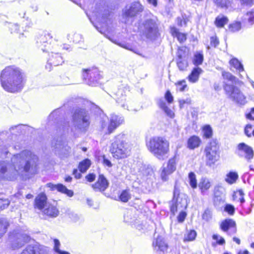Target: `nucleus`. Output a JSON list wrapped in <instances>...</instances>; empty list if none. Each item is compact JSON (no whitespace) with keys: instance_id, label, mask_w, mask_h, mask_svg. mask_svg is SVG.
Masks as SVG:
<instances>
[{"instance_id":"50","label":"nucleus","mask_w":254,"mask_h":254,"mask_svg":"<svg viewBox=\"0 0 254 254\" xmlns=\"http://www.w3.org/2000/svg\"><path fill=\"white\" fill-rule=\"evenodd\" d=\"M212 213L211 211L208 209H206L202 214V219L206 221L210 220L211 218Z\"/></svg>"},{"instance_id":"3","label":"nucleus","mask_w":254,"mask_h":254,"mask_svg":"<svg viewBox=\"0 0 254 254\" xmlns=\"http://www.w3.org/2000/svg\"><path fill=\"white\" fill-rule=\"evenodd\" d=\"M87 15L96 29L107 38L122 48L133 51L131 46L127 44L118 43L116 40L110 36V34H113L114 32L106 25L108 20V16L110 15L108 10L105 9L103 7H99L96 8L95 10L93 11L92 17H91L88 14Z\"/></svg>"},{"instance_id":"29","label":"nucleus","mask_w":254,"mask_h":254,"mask_svg":"<svg viewBox=\"0 0 254 254\" xmlns=\"http://www.w3.org/2000/svg\"><path fill=\"white\" fill-rule=\"evenodd\" d=\"M201 142L200 139L197 136L193 135L188 140V147L190 149L197 148Z\"/></svg>"},{"instance_id":"19","label":"nucleus","mask_w":254,"mask_h":254,"mask_svg":"<svg viewBox=\"0 0 254 254\" xmlns=\"http://www.w3.org/2000/svg\"><path fill=\"white\" fill-rule=\"evenodd\" d=\"M64 62L63 58L60 53L51 51L50 54H49L46 68L50 70L52 65L58 66L62 64Z\"/></svg>"},{"instance_id":"14","label":"nucleus","mask_w":254,"mask_h":254,"mask_svg":"<svg viewBox=\"0 0 254 254\" xmlns=\"http://www.w3.org/2000/svg\"><path fill=\"white\" fill-rule=\"evenodd\" d=\"M143 9V6L139 2H133L126 6L123 16L126 18L133 17L141 12Z\"/></svg>"},{"instance_id":"7","label":"nucleus","mask_w":254,"mask_h":254,"mask_svg":"<svg viewBox=\"0 0 254 254\" xmlns=\"http://www.w3.org/2000/svg\"><path fill=\"white\" fill-rule=\"evenodd\" d=\"M219 147L216 141H211L206 145L204 150L206 165L209 167L214 165L219 159Z\"/></svg>"},{"instance_id":"36","label":"nucleus","mask_w":254,"mask_h":254,"mask_svg":"<svg viewBox=\"0 0 254 254\" xmlns=\"http://www.w3.org/2000/svg\"><path fill=\"white\" fill-rule=\"evenodd\" d=\"M228 22L227 17L223 15L218 16L215 21V24L218 27H223Z\"/></svg>"},{"instance_id":"59","label":"nucleus","mask_w":254,"mask_h":254,"mask_svg":"<svg viewBox=\"0 0 254 254\" xmlns=\"http://www.w3.org/2000/svg\"><path fill=\"white\" fill-rule=\"evenodd\" d=\"M237 195L239 196V200H240V202L241 203H243L245 201V199L244 198L243 195L244 193L242 190H240L238 191V192L235 194V195L234 196V197L235 196L237 197Z\"/></svg>"},{"instance_id":"23","label":"nucleus","mask_w":254,"mask_h":254,"mask_svg":"<svg viewBox=\"0 0 254 254\" xmlns=\"http://www.w3.org/2000/svg\"><path fill=\"white\" fill-rule=\"evenodd\" d=\"M47 187L50 188L52 190H57L58 191L66 194L69 197H71L73 195V192L71 190L67 189L64 186L59 184L54 185L52 183H48L46 185Z\"/></svg>"},{"instance_id":"46","label":"nucleus","mask_w":254,"mask_h":254,"mask_svg":"<svg viewBox=\"0 0 254 254\" xmlns=\"http://www.w3.org/2000/svg\"><path fill=\"white\" fill-rule=\"evenodd\" d=\"M196 233L194 230H190L184 237V241H191L195 239Z\"/></svg>"},{"instance_id":"47","label":"nucleus","mask_w":254,"mask_h":254,"mask_svg":"<svg viewBox=\"0 0 254 254\" xmlns=\"http://www.w3.org/2000/svg\"><path fill=\"white\" fill-rule=\"evenodd\" d=\"M241 28V23L240 22H235L229 26V30L233 32H237Z\"/></svg>"},{"instance_id":"24","label":"nucleus","mask_w":254,"mask_h":254,"mask_svg":"<svg viewBox=\"0 0 254 254\" xmlns=\"http://www.w3.org/2000/svg\"><path fill=\"white\" fill-rule=\"evenodd\" d=\"M201 193L203 195H208V190L211 187V183L207 178H202L198 185Z\"/></svg>"},{"instance_id":"33","label":"nucleus","mask_w":254,"mask_h":254,"mask_svg":"<svg viewBox=\"0 0 254 254\" xmlns=\"http://www.w3.org/2000/svg\"><path fill=\"white\" fill-rule=\"evenodd\" d=\"M215 4L221 8H228L231 6L233 0H213Z\"/></svg>"},{"instance_id":"22","label":"nucleus","mask_w":254,"mask_h":254,"mask_svg":"<svg viewBox=\"0 0 254 254\" xmlns=\"http://www.w3.org/2000/svg\"><path fill=\"white\" fill-rule=\"evenodd\" d=\"M44 247L38 244L28 245L21 254H44Z\"/></svg>"},{"instance_id":"25","label":"nucleus","mask_w":254,"mask_h":254,"mask_svg":"<svg viewBox=\"0 0 254 254\" xmlns=\"http://www.w3.org/2000/svg\"><path fill=\"white\" fill-rule=\"evenodd\" d=\"M153 247L155 250L164 252L167 249L168 246L164 241L162 237L158 236L155 241L153 242Z\"/></svg>"},{"instance_id":"39","label":"nucleus","mask_w":254,"mask_h":254,"mask_svg":"<svg viewBox=\"0 0 254 254\" xmlns=\"http://www.w3.org/2000/svg\"><path fill=\"white\" fill-rule=\"evenodd\" d=\"M222 76L225 80L230 81L232 84L236 83L237 78L231 73L226 71H223L222 73Z\"/></svg>"},{"instance_id":"52","label":"nucleus","mask_w":254,"mask_h":254,"mask_svg":"<svg viewBox=\"0 0 254 254\" xmlns=\"http://www.w3.org/2000/svg\"><path fill=\"white\" fill-rule=\"evenodd\" d=\"M185 209H179L178 210H180L181 211L179 213V215L178 216V220L179 222H183L186 218L187 216V213L186 212L184 211Z\"/></svg>"},{"instance_id":"9","label":"nucleus","mask_w":254,"mask_h":254,"mask_svg":"<svg viewBox=\"0 0 254 254\" xmlns=\"http://www.w3.org/2000/svg\"><path fill=\"white\" fill-rule=\"evenodd\" d=\"M180 188L178 186L177 182H176L172 203L170 206V210L173 214L178 211V208L186 209L188 206L187 197L185 195H180Z\"/></svg>"},{"instance_id":"42","label":"nucleus","mask_w":254,"mask_h":254,"mask_svg":"<svg viewBox=\"0 0 254 254\" xmlns=\"http://www.w3.org/2000/svg\"><path fill=\"white\" fill-rule=\"evenodd\" d=\"M120 199L124 202H127L131 197V194L128 190H124L120 195Z\"/></svg>"},{"instance_id":"18","label":"nucleus","mask_w":254,"mask_h":254,"mask_svg":"<svg viewBox=\"0 0 254 254\" xmlns=\"http://www.w3.org/2000/svg\"><path fill=\"white\" fill-rule=\"evenodd\" d=\"M176 169V161L175 158L170 159L166 167H164L161 174L162 180L166 181L169 176L172 174Z\"/></svg>"},{"instance_id":"13","label":"nucleus","mask_w":254,"mask_h":254,"mask_svg":"<svg viewBox=\"0 0 254 254\" xmlns=\"http://www.w3.org/2000/svg\"><path fill=\"white\" fill-rule=\"evenodd\" d=\"M53 38L51 33L48 31H44L37 38V47L43 52H48L51 49V40Z\"/></svg>"},{"instance_id":"41","label":"nucleus","mask_w":254,"mask_h":254,"mask_svg":"<svg viewBox=\"0 0 254 254\" xmlns=\"http://www.w3.org/2000/svg\"><path fill=\"white\" fill-rule=\"evenodd\" d=\"M54 249L55 252L58 254H70L69 253L66 251H62L60 249L61 244L60 241L58 239H54Z\"/></svg>"},{"instance_id":"1","label":"nucleus","mask_w":254,"mask_h":254,"mask_svg":"<svg viewBox=\"0 0 254 254\" xmlns=\"http://www.w3.org/2000/svg\"><path fill=\"white\" fill-rule=\"evenodd\" d=\"M38 157L28 150L14 155L11 164L6 161H0V178L9 181L15 180L24 173H35Z\"/></svg>"},{"instance_id":"55","label":"nucleus","mask_w":254,"mask_h":254,"mask_svg":"<svg viewBox=\"0 0 254 254\" xmlns=\"http://www.w3.org/2000/svg\"><path fill=\"white\" fill-rule=\"evenodd\" d=\"M225 210L229 214L232 215L234 213L235 208L233 205L230 204H227L225 207Z\"/></svg>"},{"instance_id":"27","label":"nucleus","mask_w":254,"mask_h":254,"mask_svg":"<svg viewBox=\"0 0 254 254\" xmlns=\"http://www.w3.org/2000/svg\"><path fill=\"white\" fill-rule=\"evenodd\" d=\"M203 70L199 67L194 68L191 73L188 76L189 81L193 83L196 82L198 80L200 74H201Z\"/></svg>"},{"instance_id":"21","label":"nucleus","mask_w":254,"mask_h":254,"mask_svg":"<svg viewBox=\"0 0 254 254\" xmlns=\"http://www.w3.org/2000/svg\"><path fill=\"white\" fill-rule=\"evenodd\" d=\"M108 185L109 183L104 176L100 175L97 181L92 186L96 191H103L108 188Z\"/></svg>"},{"instance_id":"56","label":"nucleus","mask_w":254,"mask_h":254,"mask_svg":"<svg viewBox=\"0 0 254 254\" xmlns=\"http://www.w3.org/2000/svg\"><path fill=\"white\" fill-rule=\"evenodd\" d=\"M57 142L55 143V144L54 142L52 143L53 146L56 149H59L60 150H63L64 147V145L63 142H62L61 141H57Z\"/></svg>"},{"instance_id":"12","label":"nucleus","mask_w":254,"mask_h":254,"mask_svg":"<svg viewBox=\"0 0 254 254\" xmlns=\"http://www.w3.org/2000/svg\"><path fill=\"white\" fill-rule=\"evenodd\" d=\"M235 152L239 157L244 158L248 162H250L254 156L253 148L243 142L237 145Z\"/></svg>"},{"instance_id":"4","label":"nucleus","mask_w":254,"mask_h":254,"mask_svg":"<svg viewBox=\"0 0 254 254\" xmlns=\"http://www.w3.org/2000/svg\"><path fill=\"white\" fill-rule=\"evenodd\" d=\"M109 149L114 158L122 159L129 156L131 145L127 141L126 135L124 133H120L115 136L111 140Z\"/></svg>"},{"instance_id":"63","label":"nucleus","mask_w":254,"mask_h":254,"mask_svg":"<svg viewBox=\"0 0 254 254\" xmlns=\"http://www.w3.org/2000/svg\"><path fill=\"white\" fill-rule=\"evenodd\" d=\"M131 213L128 211L127 212L124 216V220L127 223H131L132 221L129 218V216L130 215Z\"/></svg>"},{"instance_id":"49","label":"nucleus","mask_w":254,"mask_h":254,"mask_svg":"<svg viewBox=\"0 0 254 254\" xmlns=\"http://www.w3.org/2000/svg\"><path fill=\"white\" fill-rule=\"evenodd\" d=\"M245 16V19H248L251 24L254 23V10L248 12Z\"/></svg>"},{"instance_id":"43","label":"nucleus","mask_w":254,"mask_h":254,"mask_svg":"<svg viewBox=\"0 0 254 254\" xmlns=\"http://www.w3.org/2000/svg\"><path fill=\"white\" fill-rule=\"evenodd\" d=\"M68 217L73 222H78L82 221L81 217L74 212L70 211L67 213Z\"/></svg>"},{"instance_id":"20","label":"nucleus","mask_w":254,"mask_h":254,"mask_svg":"<svg viewBox=\"0 0 254 254\" xmlns=\"http://www.w3.org/2000/svg\"><path fill=\"white\" fill-rule=\"evenodd\" d=\"M124 118L116 115H112L111 117L110 124L108 127L109 134L112 133L119 126L123 124Z\"/></svg>"},{"instance_id":"11","label":"nucleus","mask_w":254,"mask_h":254,"mask_svg":"<svg viewBox=\"0 0 254 254\" xmlns=\"http://www.w3.org/2000/svg\"><path fill=\"white\" fill-rule=\"evenodd\" d=\"M83 77L85 82L90 86H96L102 78L100 71L97 68L84 69Z\"/></svg>"},{"instance_id":"53","label":"nucleus","mask_w":254,"mask_h":254,"mask_svg":"<svg viewBox=\"0 0 254 254\" xmlns=\"http://www.w3.org/2000/svg\"><path fill=\"white\" fill-rule=\"evenodd\" d=\"M177 89L180 91H184L187 87L186 82L185 80L179 81L177 84Z\"/></svg>"},{"instance_id":"54","label":"nucleus","mask_w":254,"mask_h":254,"mask_svg":"<svg viewBox=\"0 0 254 254\" xmlns=\"http://www.w3.org/2000/svg\"><path fill=\"white\" fill-rule=\"evenodd\" d=\"M213 239L215 240H216L217 243L221 245H223L225 243L224 239L217 235H213Z\"/></svg>"},{"instance_id":"26","label":"nucleus","mask_w":254,"mask_h":254,"mask_svg":"<svg viewBox=\"0 0 254 254\" xmlns=\"http://www.w3.org/2000/svg\"><path fill=\"white\" fill-rule=\"evenodd\" d=\"M47 196L45 194L41 193L38 195L35 199V206L39 209H42L45 206H47Z\"/></svg>"},{"instance_id":"35","label":"nucleus","mask_w":254,"mask_h":254,"mask_svg":"<svg viewBox=\"0 0 254 254\" xmlns=\"http://www.w3.org/2000/svg\"><path fill=\"white\" fill-rule=\"evenodd\" d=\"M181 52V51L180 50H179L177 54V57L178 58V60L177 62V65H178L179 68L181 70H184L188 66V63L186 61L182 60V56L180 53Z\"/></svg>"},{"instance_id":"28","label":"nucleus","mask_w":254,"mask_h":254,"mask_svg":"<svg viewBox=\"0 0 254 254\" xmlns=\"http://www.w3.org/2000/svg\"><path fill=\"white\" fill-rule=\"evenodd\" d=\"M229 64L231 66V68L234 67L237 71L239 72L240 77H242L243 76L241 74V72H243L244 71V69L243 65L238 61V60L236 58H233L230 61Z\"/></svg>"},{"instance_id":"40","label":"nucleus","mask_w":254,"mask_h":254,"mask_svg":"<svg viewBox=\"0 0 254 254\" xmlns=\"http://www.w3.org/2000/svg\"><path fill=\"white\" fill-rule=\"evenodd\" d=\"M203 61V56L202 54L200 53H197L194 56V58L193 60V64L196 65L198 66L202 64Z\"/></svg>"},{"instance_id":"6","label":"nucleus","mask_w":254,"mask_h":254,"mask_svg":"<svg viewBox=\"0 0 254 254\" xmlns=\"http://www.w3.org/2000/svg\"><path fill=\"white\" fill-rule=\"evenodd\" d=\"M90 119L89 113L84 109H75L72 115L73 127L81 131H86L90 124Z\"/></svg>"},{"instance_id":"37","label":"nucleus","mask_w":254,"mask_h":254,"mask_svg":"<svg viewBox=\"0 0 254 254\" xmlns=\"http://www.w3.org/2000/svg\"><path fill=\"white\" fill-rule=\"evenodd\" d=\"M238 178V175L236 172H230L227 174L225 181L229 184H233L236 182Z\"/></svg>"},{"instance_id":"5","label":"nucleus","mask_w":254,"mask_h":254,"mask_svg":"<svg viewBox=\"0 0 254 254\" xmlns=\"http://www.w3.org/2000/svg\"><path fill=\"white\" fill-rule=\"evenodd\" d=\"M149 151L159 160H164L169 151V142L162 136H154L146 144Z\"/></svg>"},{"instance_id":"17","label":"nucleus","mask_w":254,"mask_h":254,"mask_svg":"<svg viewBox=\"0 0 254 254\" xmlns=\"http://www.w3.org/2000/svg\"><path fill=\"white\" fill-rule=\"evenodd\" d=\"M220 228L222 231L229 236H232L237 232L236 222L232 219H226L222 221L220 224Z\"/></svg>"},{"instance_id":"48","label":"nucleus","mask_w":254,"mask_h":254,"mask_svg":"<svg viewBox=\"0 0 254 254\" xmlns=\"http://www.w3.org/2000/svg\"><path fill=\"white\" fill-rule=\"evenodd\" d=\"M204 136L206 138H209L211 136L212 131L209 126H205L203 128Z\"/></svg>"},{"instance_id":"61","label":"nucleus","mask_w":254,"mask_h":254,"mask_svg":"<svg viewBox=\"0 0 254 254\" xmlns=\"http://www.w3.org/2000/svg\"><path fill=\"white\" fill-rule=\"evenodd\" d=\"M239 1L242 5L250 6L253 4L254 0H239Z\"/></svg>"},{"instance_id":"31","label":"nucleus","mask_w":254,"mask_h":254,"mask_svg":"<svg viewBox=\"0 0 254 254\" xmlns=\"http://www.w3.org/2000/svg\"><path fill=\"white\" fill-rule=\"evenodd\" d=\"M171 32L174 37L177 38L179 41L184 42L187 39L186 35L184 33H180L175 27H172L171 29Z\"/></svg>"},{"instance_id":"45","label":"nucleus","mask_w":254,"mask_h":254,"mask_svg":"<svg viewBox=\"0 0 254 254\" xmlns=\"http://www.w3.org/2000/svg\"><path fill=\"white\" fill-rule=\"evenodd\" d=\"M189 179L190 181V185L192 189H195L197 187V182L195 178V175L192 172H190L189 174Z\"/></svg>"},{"instance_id":"8","label":"nucleus","mask_w":254,"mask_h":254,"mask_svg":"<svg viewBox=\"0 0 254 254\" xmlns=\"http://www.w3.org/2000/svg\"><path fill=\"white\" fill-rule=\"evenodd\" d=\"M223 88L226 95L232 101L240 105L247 103L246 96L238 87L224 81Z\"/></svg>"},{"instance_id":"2","label":"nucleus","mask_w":254,"mask_h":254,"mask_svg":"<svg viewBox=\"0 0 254 254\" xmlns=\"http://www.w3.org/2000/svg\"><path fill=\"white\" fill-rule=\"evenodd\" d=\"M26 80L25 73L14 65L5 67L0 73L1 86L8 92L15 93L21 91Z\"/></svg>"},{"instance_id":"34","label":"nucleus","mask_w":254,"mask_h":254,"mask_svg":"<svg viewBox=\"0 0 254 254\" xmlns=\"http://www.w3.org/2000/svg\"><path fill=\"white\" fill-rule=\"evenodd\" d=\"M9 223L6 219H0V239L6 232Z\"/></svg>"},{"instance_id":"44","label":"nucleus","mask_w":254,"mask_h":254,"mask_svg":"<svg viewBox=\"0 0 254 254\" xmlns=\"http://www.w3.org/2000/svg\"><path fill=\"white\" fill-rule=\"evenodd\" d=\"M8 148V146H6V144H4V143H2V144L0 145V157L2 158L6 157L7 155H9V156H10L11 154L9 153Z\"/></svg>"},{"instance_id":"60","label":"nucleus","mask_w":254,"mask_h":254,"mask_svg":"<svg viewBox=\"0 0 254 254\" xmlns=\"http://www.w3.org/2000/svg\"><path fill=\"white\" fill-rule=\"evenodd\" d=\"M219 44L218 40L216 37H211L210 38V45L213 47H216Z\"/></svg>"},{"instance_id":"51","label":"nucleus","mask_w":254,"mask_h":254,"mask_svg":"<svg viewBox=\"0 0 254 254\" xmlns=\"http://www.w3.org/2000/svg\"><path fill=\"white\" fill-rule=\"evenodd\" d=\"M9 201L7 199H0V210L6 208L9 204Z\"/></svg>"},{"instance_id":"30","label":"nucleus","mask_w":254,"mask_h":254,"mask_svg":"<svg viewBox=\"0 0 254 254\" xmlns=\"http://www.w3.org/2000/svg\"><path fill=\"white\" fill-rule=\"evenodd\" d=\"M47 206L44 211L45 214L53 217H56L58 215L59 211L54 205L48 203Z\"/></svg>"},{"instance_id":"64","label":"nucleus","mask_w":254,"mask_h":254,"mask_svg":"<svg viewBox=\"0 0 254 254\" xmlns=\"http://www.w3.org/2000/svg\"><path fill=\"white\" fill-rule=\"evenodd\" d=\"M73 175L76 179H80L82 176L80 172H78L77 169H74L73 171Z\"/></svg>"},{"instance_id":"38","label":"nucleus","mask_w":254,"mask_h":254,"mask_svg":"<svg viewBox=\"0 0 254 254\" xmlns=\"http://www.w3.org/2000/svg\"><path fill=\"white\" fill-rule=\"evenodd\" d=\"M159 107L165 112V113L169 117L172 118L174 117V114L172 111L170 109L166 104V103L163 100H160L158 102Z\"/></svg>"},{"instance_id":"15","label":"nucleus","mask_w":254,"mask_h":254,"mask_svg":"<svg viewBox=\"0 0 254 254\" xmlns=\"http://www.w3.org/2000/svg\"><path fill=\"white\" fill-rule=\"evenodd\" d=\"M116 102L123 108L131 112H136L137 110L132 106V102L127 95L124 93L123 90L120 89L117 93Z\"/></svg>"},{"instance_id":"32","label":"nucleus","mask_w":254,"mask_h":254,"mask_svg":"<svg viewBox=\"0 0 254 254\" xmlns=\"http://www.w3.org/2000/svg\"><path fill=\"white\" fill-rule=\"evenodd\" d=\"M91 165V161L88 159H85L80 162L78 165L79 171L81 173H85Z\"/></svg>"},{"instance_id":"16","label":"nucleus","mask_w":254,"mask_h":254,"mask_svg":"<svg viewBox=\"0 0 254 254\" xmlns=\"http://www.w3.org/2000/svg\"><path fill=\"white\" fill-rule=\"evenodd\" d=\"M143 34L147 38L153 39L157 36V26L155 21L152 19H147L143 23Z\"/></svg>"},{"instance_id":"58","label":"nucleus","mask_w":254,"mask_h":254,"mask_svg":"<svg viewBox=\"0 0 254 254\" xmlns=\"http://www.w3.org/2000/svg\"><path fill=\"white\" fill-rule=\"evenodd\" d=\"M165 97L169 103H171L173 101V97L169 91L166 92Z\"/></svg>"},{"instance_id":"62","label":"nucleus","mask_w":254,"mask_h":254,"mask_svg":"<svg viewBox=\"0 0 254 254\" xmlns=\"http://www.w3.org/2000/svg\"><path fill=\"white\" fill-rule=\"evenodd\" d=\"M95 179V175L94 174H89L86 176V179L89 182H93Z\"/></svg>"},{"instance_id":"10","label":"nucleus","mask_w":254,"mask_h":254,"mask_svg":"<svg viewBox=\"0 0 254 254\" xmlns=\"http://www.w3.org/2000/svg\"><path fill=\"white\" fill-rule=\"evenodd\" d=\"M9 240L11 243L12 249L15 250L22 247L25 243L29 241L30 237L25 233L14 230L9 235Z\"/></svg>"},{"instance_id":"57","label":"nucleus","mask_w":254,"mask_h":254,"mask_svg":"<svg viewBox=\"0 0 254 254\" xmlns=\"http://www.w3.org/2000/svg\"><path fill=\"white\" fill-rule=\"evenodd\" d=\"M252 130V126L251 125H247L245 128V133L248 136H251V131Z\"/></svg>"}]
</instances>
